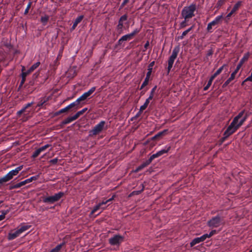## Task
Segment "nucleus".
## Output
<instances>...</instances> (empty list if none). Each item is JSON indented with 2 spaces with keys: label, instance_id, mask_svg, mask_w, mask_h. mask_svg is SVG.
<instances>
[{
  "label": "nucleus",
  "instance_id": "obj_35",
  "mask_svg": "<svg viewBox=\"0 0 252 252\" xmlns=\"http://www.w3.org/2000/svg\"><path fill=\"white\" fill-rule=\"evenodd\" d=\"M87 108H84L82 110L77 112L75 115V117L77 119L81 115H83L87 110Z\"/></svg>",
  "mask_w": 252,
  "mask_h": 252
},
{
  "label": "nucleus",
  "instance_id": "obj_60",
  "mask_svg": "<svg viewBox=\"0 0 252 252\" xmlns=\"http://www.w3.org/2000/svg\"><path fill=\"white\" fill-rule=\"evenodd\" d=\"M217 233V231L216 230H212L210 233L209 234V237H210V238L211 237H212V236H213L214 234H216Z\"/></svg>",
  "mask_w": 252,
  "mask_h": 252
},
{
  "label": "nucleus",
  "instance_id": "obj_48",
  "mask_svg": "<svg viewBox=\"0 0 252 252\" xmlns=\"http://www.w3.org/2000/svg\"><path fill=\"white\" fill-rule=\"evenodd\" d=\"M50 146H51V145L46 144V145L39 148V149L40 150V152H42L44 151L46 149L50 147Z\"/></svg>",
  "mask_w": 252,
  "mask_h": 252
},
{
  "label": "nucleus",
  "instance_id": "obj_23",
  "mask_svg": "<svg viewBox=\"0 0 252 252\" xmlns=\"http://www.w3.org/2000/svg\"><path fill=\"white\" fill-rule=\"evenodd\" d=\"M235 76L236 74L232 72L231 74L230 77L222 85V88H225V87H226L228 85V84L235 79Z\"/></svg>",
  "mask_w": 252,
  "mask_h": 252
},
{
  "label": "nucleus",
  "instance_id": "obj_19",
  "mask_svg": "<svg viewBox=\"0 0 252 252\" xmlns=\"http://www.w3.org/2000/svg\"><path fill=\"white\" fill-rule=\"evenodd\" d=\"M104 205V204H102V202L97 204L96 206H95L93 210H92L90 215H94L97 210H98L100 209H101L102 210H104L105 209V207H102V206Z\"/></svg>",
  "mask_w": 252,
  "mask_h": 252
},
{
  "label": "nucleus",
  "instance_id": "obj_15",
  "mask_svg": "<svg viewBox=\"0 0 252 252\" xmlns=\"http://www.w3.org/2000/svg\"><path fill=\"white\" fill-rule=\"evenodd\" d=\"M150 70V69H148V72L146 74V78L140 87V90L143 89L146 86H147L148 84L150 77L151 73L152 72Z\"/></svg>",
  "mask_w": 252,
  "mask_h": 252
},
{
  "label": "nucleus",
  "instance_id": "obj_26",
  "mask_svg": "<svg viewBox=\"0 0 252 252\" xmlns=\"http://www.w3.org/2000/svg\"><path fill=\"white\" fill-rule=\"evenodd\" d=\"M217 23L214 21H212V22H210L207 27V30L209 32H212L213 31H212V28L213 27L217 26Z\"/></svg>",
  "mask_w": 252,
  "mask_h": 252
},
{
  "label": "nucleus",
  "instance_id": "obj_25",
  "mask_svg": "<svg viewBox=\"0 0 252 252\" xmlns=\"http://www.w3.org/2000/svg\"><path fill=\"white\" fill-rule=\"evenodd\" d=\"M228 67L227 64H224L223 65H222L220 67L216 72L213 74L214 76H215L216 77L219 75L224 69H225L226 70H227V67Z\"/></svg>",
  "mask_w": 252,
  "mask_h": 252
},
{
  "label": "nucleus",
  "instance_id": "obj_54",
  "mask_svg": "<svg viewBox=\"0 0 252 252\" xmlns=\"http://www.w3.org/2000/svg\"><path fill=\"white\" fill-rule=\"evenodd\" d=\"M47 101V100H44V101L40 100L37 104V107H41L43 105V104Z\"/></svg>",
  "mask_w": 252,
  "mask_h": 252
},
{
  "label": "nucleus",
  "instance_id": "obj_40",
  "mask_svg": "<svg viewBox=\"0 0 252 252\" xmlns=\"http://www.w3.org/2000/svg\"><path fill=\"white\" fill-rule=\"evenodd\" d=\"M22 186H23V185H22L21 182H20V183H19L18 184L10 186L9 187V189H18V188L21 187Z\"/></svg>",
  "mask_w": 252,
  "mask_h": 252
},
{
  "label": "nucleus",
  "instance_id": "obj_52",
  "mask_svg": "<svg viewBox=\"0 0 252 252\" xmlns=\"http://www.w3.org/2000/svg\"><path fill=\"white\" fill-rule=\"evenodd\" d=\"M129 2V0H124L123 2L120 5L119 9H122L128 2Z\"/></svg>",
  "mask_w": 252,
  "mask_h": 252
},
{
  "label": "nucleus",
  "instance_id": "obj_4",
  "mask_svg": "<svg viewBox=\"0 0 252 252\" xmlns=\"http://www.w3.org/2000/svg\"><path fill=\"white\" fill-rule=\"evenodd\" d=\"M64 195V192L60 191L53 195L44 197L43 202L45 203L52 204L59 201Z\"/></svg>",
  "mask_w": 252,
  "mask_h": 252
},
{
  "label": "nucleus",
  "instance_id": "obj_21",
  "mask_svg": "<svg viewBox=\"0 0 252 252\" xmlns=\"http://www.w3.org/2000/svg\"><path fill=\"white\" fill-rule=\"evenodd\" d=\"M84 16L83 15H80L78 16L74 22L73 25L71 28V31H73L75 29L77 25L81 22V21L83 20Z\"/></svg>",
  "mask_w": 252,
  "mask_h": 252
},
{
  "label": "nucleus",
  "instance_id": "obj_29",
  "mask_svg": "<svg viewBox=\"0 0 252 252\" xmlns=\"http://www.w3.org/2000/svg\"><path fill=\"white\" fill-rule=\"evenodd\" d=\"M49 19V16L47 15H45L42 16L40 18V22L42 23L43 26H45Z\"/></svg>",
  "mask_w": 252,
  "mask_h": 252
},
{
  "label": "nucleus",
  "instance_id": "obj_36",
  "mask_svg": "<svg viewBox=\"0 0 252 252\" xmlns=\"http://www.w3.org/2000/svg\"><path fill=\"white\" fill-rule=\"evenodd\" d=\"M68 110H69L68 108L67 107V106H66L65 107H64L63 109H61L60 110H59L58 111L56 112L55 113V115H56V116L59 115L61 114L66 112Z\"/></svg>",
  "mask_w": 252,
  "mask_h": 252
},
{
  "label": "nucleus",
  "instance_id": "obj_39",
  "mask_svg": "<svg viewBox=\"0 0 252 252\" xmlns=\"http://www.w3.org/2000/svg\"><path fill=\"white\" fill-rule=\"evenodd\" d=\"M10 179L7 176V175L6 174L3 177L0 178V184H2L4 183H6L8 181H9Z\"/></svg>",
  "mask_w": 252,
  "mask_h": 252
},
{
  "label": "nucleus",
  "instance_id": "obj_13",
  "mask_svg": "<svg viewBox=\"0 0 252 252\" xmlns=\"http://www.w3.org/2000/svg\"><path fill=\"white\" fill-rule=\"evenodd\" d=\"M81 103V102L79 100L78 98H77L75 101L70 103L67 106L69 110L72 109L73 110L76 111L82 106L81 105H80Z\"/></svg>",
  "mask_w": 252,
  "mask_h": 252
},
{
  "label": "nucleus",
  "instance_id": "obj_9",
  "mask_svg": "<svg viewBox=\"0 0 252 252\" xmlns=\"http://www.w3.org/2000/svg\"><path fill=\"white\" fill-rule=\"evenodd\" d=\"M127 18L128 16L127 14L123 15L120 18L118 21V24L116 27L119 34H121L123 33L124 22L127 20Z\"/></svg>",
  "mask_w": 252,
  "mask_h": 252
},
{
  "label": "nucleus",
  "instance_id": "obj_18",
  "mask_svg": "<svg viewBox=\"0 0 252 252\" xmlns=\"http://www.w3.org/2000/svg\"><path fill=\"white\" fill-rule=\"evenodd\" d=\"M76 119H77L75 117L74 115L71 117H69L62 121L60 126L61 127H63V126L68 124Z\"/></svg>",
  "mask_w": 252,
  "mask_h": 252
},
{
  "label": "nucleus",
  "instance_id": "obj_37",
  "mask_svg": "<svg viewBox=\"0 0 252 252\" xmlns=\"http://www.w3.org/2000/svg\"><path fill=\"white\" fill-rule=\"evenodd\" d=\"M140 31V29H135L131 33H128V34L130 35V36L132 39L133 37L136 35L137 33H138Z\"/></svg>",
  "mask_w": 252,
  "mask_h": 252
},
{
  "label": "nucleus",
  "instance_id": "obj_3",
  "mask_svg": "<svg viewBox=\"0 0 252 252\" xmlns=\"http://www.w3.org/2000/svg\"><path fill=\"white\" fill-rule=\"evenodd\" d=\"M106 122L101 121L98 124L96 125L94 128L90 130L89 132V136L90 137H94L101 133L104 129H107V126H105Z\"/></svg>",
  "mask_w": 252,
  "mask_h": 252
},
{
  "label": "nucleus",
  "instance_id": "obj_34",
  "mask_svg": "<svg viewBox=\"0 0 252 252\" xmlns=\"http://www.w3.org/2000/svg\"><path fill=\"white\" fill-rule=\"evenodd\" d=\"M242 2L241 1H238L233 6L232 9L231 11L233 13H235L236 11L238 10L240 6L241 5Z\"/></svg>",
  "mask_w": 252,
  "mask_h": 252
},
{
  "label": "nucleus",
  "instance_id": "obj_20",
  "mask_svg": "<svg viewBox=\"0 0 252 252\" xmlns=\"http://www.w3.org/2000/svg\"><path fill=\"white\" fill-rule=\"evenodd\" d=\"M170 149L171 146L166 145V146H165L164 149L158 151L156 153L157 154L158 157H159L163 155V154L167 153Z\"/></svg>",
  "mask_w": 252,
  "mask_h": 252
},
{
  "label": "nucleus",
  "instance_id": "obj_55",
  "mask_svg": "<svg viewBox=\"0 0 252 252\" xmlns=\"http://www.w3.org/2000/svg\"><path fill=\"white\" fill-rule=\"evenodd\" d=\"M155 64V62L154 61H153L152 62H151L148 65V69H150V70L152 72V70H153V66Z\"/></svg>",
  "mask_w": 252,
  "mask_h": 252
},
{
  "label": "nucleus",
  "instance_id": "obj_59",
  "mask_svg": "<svg viewBox=\"0 0 252 252\" xmlns=\"http://www.w3.org/2000/svg\"><path fill=\"white\" fill-rule=\"evenodd\" d=\"M217 233V231L216 230H212L210 233L209 234V237H210V238L211 237H212V236H213L214 234H216Z\"/></svg>",
  "mask_w": 252,
  "mask_h": 252
},
{
  "label": "nucleus",
  "instance_id": "obj_63",
  "mask_svg": "<svg viewBox=\"0 0 252 252\" xmlns=\"http://www.w3.org/2000/svg\"><path fill=\"white\" fill-rule=\"evenodd\" d=\"M149 42L148 41H147L146 42V43L145 44V45H144V48H145V49H144V50H143V52L146 51V50L147 49V48H148V47H149Z\"/></svg>",
  "mask_w": 252,
  "mask_h": 252
},
{
  "label": "nucleus",
  "instance_id": "obj_38",
  "mask_svg": "<svg viewBox=\"0 0 252 252\" xmlns=\"http://www.w3.org/2000/svg\"><path fill=\"white\" fill-rule=\"evenodd\" d=\"M223 15H221L217 16L214 20L217 23L218 25H219L221 23Z\"/></svg>",
  "mask_w": 252,
  "mask_h": 252
},
{
  "label": "nucleus",
  "instance_id": "obj_50",
  "mask_svg": "<svg viewBox=\"0 0 252 252\" xmlns=\"http://www.w3.org/2000/svg\"><path fill=\"white\" fill-rule=\"evenodd\" d=\"M115 196L114 195L112 196L111 198H109V199L106 200V201H102V204H104V205L106 204L107 203L112 201L113 200H114V197Z\"/></svg>",
  "mask_w": 252,
  "mask_h": 252
},
{
  "label": "nucleus",
  "instance_id": "obj_64",
  "mask_svg": "<svg viewBox=\"0 0 252 252\" xmlns=\"http://www.w3.org/2000/svg\"><path fill=\"white\" fill-rule=\"evenodd\" d=\"M26 77H25L22 76V80L20 82L21 86H23V84L25 83V82L26 81Z\"/></svg>",
  "mask_w": 252,
  "mask_h": 252
},
{
  "label": "nucleus",
  "instance_id": "obj_11",
  "mask_svg": "<svg viewBox=\"0 0 252 252\" xmlns=\"http://www.w3.org/2000/svg\"><path fill=\"white\" fill-rule=\"evenodd\" d=\"M132 39L131 37L130 36V35L128 34H125L123 36H122L118 41L116 46H123V47L124 46V43L126 41H129L130 40Z\"/></svg>",
  "mask_w": 252,
  "mask_h": 252
},
{
  "label": "nucleus",
  "instance_id": "obj_43",
  "mask_svg": "<svg viewBox=\"0 0 252 252\" xmlns=\"http://www.w3.org/2000/svg\"><path fill=\"white\" fill-rule=\"evenodd\" d=\"M242 64H243V61H240V63H238L236 68H235V70L233 72V73H234L235 74H236L237 73V72H238V71L239 70V69H240Z\"/></svg>",
  "mask_w": 252,
  "mask_h": 252
},
{
  "label": "nucleus",
  "instance_id": "obj_6",
  "mask_svg": "<svg viewBox=\"0 0 252 252\" xmlns=\"http://www.w3.org/2000/svg\"><path fill=\"white\" fill-rule=\"evenodd\" d=\"M222 219L219 215L213 217L207 222V225L212 228H216L220 226L222 222Z\"/></svg>",
  "mask_w": 252,
  "mask_h": 252
},
{
  "label": "nucleus",
  "instance_id": "obj_56",
  "mask_svg": "<svg viewBox=\"0 0 252 252\" xmlns=\"http://www.w3.org/2000/svg\"><path fill=\"white\" fill-rule=\"evenodd\" d=\"M147 107V106L145 105V104L142 105L140 108L139 113H141L145 109H146Z\"/></svg>",
  "mask_w": 252,
  "mask_h": 252
},
{
  "label": "nucleus",
  "instance_id": "obj_12",
  "mask_svg": "<svg viewBox=\"0 0 252 252\" xmlns=\"http://www.w3.org/2000/svg\"><path fill=\"white\" fill-rule=\"evenodd\" d=\"M81 103V102L79 100L78 98H77L75 101L70 103L67 106L69 110L72 109L73 110L76 111L82 106L81 105H80Z\"/></svg>",
  "mask_w": 252,
  "mask_h": 252
},
{
  "label": "nucleus",
  "instance_id": "obj_47",
  "mask_svg": "<svg viewBox=\"0 0 252 252\" xmlns=\"http://www.w3.org/2000/svg\"><path fill=\"white\" fill-rule=\"evenodd\" d=\"M8 212V210L2 211V214L0 215V221L3 220L5 218V216Z\"/></svg>",
  "mask_w": 252,
  "mask_h": 252
},
{
  "label": "nucleus",
  "instance_id": "obj_46",
  "mask_svg": "<svg viewBox=\"0 0 252 252\" xmlns=\"http://www.w3.org/2000/svg\"><path fill=\"white\" fill-rule=\"evenodd\" d=\"M157 88V86H155L152 89V90L151 91V92H150V95H149V97H151L152 99L154 97V94L155 93V91L156 90Z\"/></svg>",
  "mask_w": 252,
  "mask_h": 252
},
{
  "label": "nucleus",
  "instance_id": "obj_1",
  "mask_svg": "<svg viewBox=\"0 0 252 252\" xmlns=\"http://www.w3.org/2000/svg\"><path fill=\"white\" fill-rule=\"evenodd\" d=\"M196 9V5L195 3L185 6L181 11V16L184 19L189 20L195 16L194 12Z\"/></svg>",
  "mask_w": 252,
  "mask_h": 252
},
{
  "label": "nucleus",
  "instance_id": "obj_32",
  "mask_svg": "<svg viewBox=\"0 0 252 252\" xmlns=\"http://www.w3.org/2000/svg\"><path fill=\"white\" fill-rule=\"evenodd\" d=\"M31 227V226L30 225H24L21 226V227L20 228H19L18 230H19L20 233L21 234L23 232H24V231L28 230L29 228H30Z\"/></svg>",
  "mask_w": 252,
  "mask_h": 252
},
{
  "label": "nucleus",
  "instance_id": "obj_30",
  "mask_svg": "<svg viewBox=\"0 0 252 252\" xmlns=\"http://www.w3.org/2000/svg\"><path fill=\"white\" fill-rule=\"evenodd\" d=\"M141 186L142 188H141V189L140 190L133 191L129 194V196H132V195H138V194H140L144 189V187L143 185H142V184L141 185Z\"/></svg>",
  "mask_w": 252,
  "mask_h": 252
},
{
  "label": "nucleus",
  "instance_id": "obj_16",
  "mask_svg": "<svg viewBox=\"0 0 252 252\" xmlns=\"http://www.w3.org/2000/svg\"><path fill=\"white\" fill-rule=\"evenodd\" d=\"M168 132V129H164L162 131L158 132L152 138L153 140H157L160 139L162 137L165 135Z\"/></svg>",
  "mask_w": 252,
  "mask_h": 252
},
{
  "label": "nucleus",
  "instance_id": "obj_17",
  "mask_svg": "<svg viewBox=\"0 0 252 252\" xmlns=\"http://www.w3.org/2000/svg\"><path fill=\"white\" fill-rule=\"evenodd\" d=\"M21 233L19 231V230L17 229L14 232H9L7 236V239L8 240H12L18 237Z\"/></svg>",
  "mask_w": 252,
  "mask_h": 252
},
{
  "label": "nucleus",
  "instance_id": "obj_61",
  "mask_svg": "<svg viewBox=\"0 0 252 252\" xmlns=\"http://www.w3.org/2000/svg\"><path fill=\"white\" fill-rule=\"evenodd\" d=\"M152 99V98L151 97L149 96V97L146 100L144 104H145V105H147L148 106V105H149V104L150 103V101Z\"/></svg>",
  "mask_w": 252,
  "mask_h": 252
},
{
  "label": "nucleus",
  "instance_id": "obj_41",
  "mask_svg": "<svg viewBox=\"0 0 252 252\" xmlns=\"http://www.w3.org/2000/svg\"><path fill=\"white\" fill-rule=\"evenodd\" d=\"M40 64V63L39 62H38L33 64L31 67H30L29 69L32 72L39 66Z\"/></svg>",
  "mask_w": 252,
  "mask_h": 252
},
{
  "label": "nucleus",
  "instance_id": "obj_22",
  "mask_svg": "<svg viewBox=\"0 0 252 252\" xmlns=\"http://www.w3.org/2000/svg\"><path fill=\"white\" fill-rule=\"evenodd\" d=\"M38 178H39V175L32 176L27 179L23 181H22L21 183H22L23 186H24L27 184H28V183H30L32 182L33 181H35V180H37L38 179Z\"/></svg>",
  "mask_w": 252,
  "mask_h": 252
},
{
  "label": "nucleus",
  "instance_id": "obj_58",
  "mask_svg": "<svg viewBox=\"0 0 252 252\" xmlns=\"http://www.w3.org/2000/svg\"><path fill=\"white\" fill-rule=\"evenodd\" d=\"M201 237L203 241L205 240L207 238H210V237H209V234H205L202 235L201 236Z\"/></svg>",
  "mask_w": 252,
  "mask_h": 252
},
{
  "label": "nucleus",
  "instance_id": "obj_42",
  "mask_svg": "<svg viewBox=\"0 0 252 252\" xmlns=\"http://www.w3.org/2000/svg\"><path fill=\"white\" fill-rule=\"evenodd\" d=\"M189 20H186V19H184V21H183L180 24V29H184L185 28L186 26H187L188 25V24H187V22L189 21Z\"/></svg>",
  "mask_w": 252,
  "mask_h": 252
},
{
  "label": "nucleus",
  "instance_id": "obj_62",
  "mask_svg": "<svg viewBox=\"0 0 252 252\" xmlns=\"http://www.w3.org/2000/svg\"><path fill=\"white\" fill-rule=\"evenodd\" d=\"M34 103L33 102H30V103H27L26 105H25L24 106L25 107V108H26V109H28L29 107H30L31 106H32V105Z\"/></svg>",
  "mask_w": 252,
  "mask_h": 252
},
{
  "label": "nucleus",
  "instance_id": "obj_2",
  "mask_svg": "<svg viewBox=\"0 0 252 252\" xmlns=\"http://www.w3.org/2000/svg\"><path fill=\"white\" fill-rule=\"evenodd\" d=\"M245 110H243L241 111L236 117H235L231 123L235 122L233 127L237 130L241 126L243 125L244 123L247 119L249 115L246 113L244 116H243L245 113Z\"/></svg>",
  "mask_w": 252,
  "mask_h": 252
},
{
  "label": "nucleus",
  "instance_id": "obj_44",
  "mask_svg": "<svg viewBox=\"0 0 252 252\" xmlns=\"http://www.w3.org/2000/svg\"><path fill=\"white\" fill-rule=\"evenodd\" d=\"M41 152H40V150L39 149V148L38 149H37L36 150H35L32 156V158H36V157H37L41 153Z\"/></svg>",
  "mask_w": 252,
  "mask_h": 252
},
{
  "label": "nucleus",
  "instance_id": "obj_8",
  "mask_svg": "<svg viewBox=\"0 0 252 252\" xmlns=\"http://www.w3.org/2000/svg\"><path fill=\"white\" fill-rule=\"evenodd\" d=\"M235 123V121H234L233 123H231L230 125L224 131L223 133V137H222L220 139L222 143L230 135L234 133L236 131L233 127Z\"/></svg>",
  "mask_w": 252,
  "mask_h": 252
},
{
  "label": "nucleus",
  "instance_id": "obj_33",
  "mask_svg": "<svg viewBox=\"0 0 252 252\" xmlns=\"http://www.w3.org/2000/svg\"><path fill=\"white\" fill-rule=\"evenodd\" d=\"M32 72V71L30 69H28L27 70H25V67L23 66L22 67V69L21 76L26 77L27 75H28Z\"/></svg>",
  "mask_w": 252,
  "mask_h": 252
},
{
  "label": "nucleus",
  "instance_id": "obj_51",
  "mask_svg": "<svg viewBox=\"0 0 252 252\" xmlns=\"http://www.w3.org/2000/svg\"><path fill=\"white\" fill-rule=\"evenodd\" d=\"M247 81L252 82V71L250 76L247 77L242 83V85H243L244 83Z\"/></svg>",
  "mask_w": 252,
  "mask_h": 252
},
{
  "label": "nucleus",
  "instance_id": "obj_14",
  "mask_svg": "<svg viewBox=\"0 0 252 252\" xmlns=\"http://www.w3.org/2000/svg\"><path fill=\"white\" fill-rule=\"evenodd\" d=\"M23 168V166H19L16 168L14 170H12L10 171H9L6 175L9 178L10 180L12 179L13 177V176L17 175L19 172L22 170Z\"/></svg>",
  "mask_w": 252,
  "mask_h": 252
},
{
  "label": "nucleus",
  "instance_id": "obj_28",
  "mask_svg": "<svg viewBox=\"0 0 252 252\" xmlns=\"http://www.w3.org/2000/svg\"><path fill=\"white\" fill-rule=\"evenodd\" d=\"M215 78H216V77H215V76H214V75H212L210 77V79H209V81H208V83H207V85H206V86L204 88V89H203L204 91H207V90H208V89L210 88V86H211V85H212V83L213 81L214 80V79Z\"/></svg>",
  "mask_w": 252,
  "mask_h": 252
},
{
  "label": "nucleus",
  "instance_id": "obj_10",
  "mask_svg": "<svg viewBox=\"0 0 252 252\" xmlns=\"http://www.w3.org/2000/svg\"><path fill=\"white\" fill-rule=\"evenodd\" d=\"M96 88L95 87H92L88 92L83 94L79 98V100L82 102V101L86 100L93 94L95 91Z\"/></svg>",
  "mask_w": 252,
  "mask_h": 252
},
{
  "label": "nucleus",
  "instance_id": "obj_5",
  "mask_svg": "<svg viewBox=\"0 0 252 252\" xmlns=\"http://www.w3.org/2000/svg\"><path fill=\"white\" fill-rule=\"evenodd\" d=\"M180 51V46H175L172 52L171 55L170 56L168 61V67H167V70L168 72H169L171 70L173 64L174 63V62L175 61V60L176 59L178 54Z\"/></svg>",
  "mask_w": 252,
  "mask_h": 252
},
{
  "label": "nucleus",
  "instance_id": "obj_49",
  "mask_svg": "<svg viewBox=\"0 0 252 252\" xmlns=\"http://www.w3.org/2000/svg\"><path fill=\"white\" fill-rule=\"evenodd\" d=\"M158 158V155L157 153L154 154L152 155L148 159L149 160V161L152 162V161L156 158Z\"/></svg>",
  "mask_w": 252,
  "mask_h": 252
},
{
  "label": "nucleus",
  "instance_id": "obj_57",
  "mask_svg": "<svg viewBox=\"0 0 252 252\" xmlns=\"http://www.w3.org/2000/svg\"><path fill=\"white\" fill-rule=\"evenodd\" d=\"M201 237L203 241L205 240L207 238H210V237H209V234H205L202 235L201 236Z\"/></svg>",
  "mask_w": 252,
  "mask_h": 252
},
{
  "label": "nucleus",
  "instance_id": "obj_53",
  "mask_svg": "<svg viewBox=\"0 0 252 252\" xmlns=\"http://www.w3.org/2000/svg\"><path fill=\"white\" fill-rule=\"evenodd\" d=\"M58 159L57 158H55L52 159H51L50 160L49 162L51 164H56L58 162Z\"/></svg>",
  "mask_w": 252,
  "mask_h": 252
},
{
  "label": "nucleus",
  "instance_id": "obj_31",
  "mask_svg": "<svg viewBox=\"0 0 252 252\" xmlns=\"http://www.w3.org/2000/svg\"><path fill=\"white\" fill-rule=\"evenodd\" d=\"M226 0H219L215 6V8L219 10L221 6H222L226 2Z\"/></svg>",
  "mask_w": 252,
  "mask_h": 252
},
{
  "label": "nucleus",
  "instance_id": "obj_24",
  "mask_svg": "<svg viewBox=\"0 0 252 252\" xmlns=\"http://www.w3.org/2000/svg\"><path fill=\"white\" fill-rule=\"evenodd\" d=\"M151 162L149 161V159L146 160L145 161L143 162L140 165L137 167L136 171H139L141 170L144 167L149 165Z\"/></svg>",
  "mask_w": 252,
  "mask_h": 252
},
{
  "label": "nucleus",
  "instance_id": "obj_27",
  "mask_svg": "<svg viewBox=\"0 0 252 252\" xmlns=\"http://www.w3.org/2000/svg\"><path fill=\"white\" fill-rule=\"evenodd\" d=\"M203 242V240L201 237H197L193 239L190 243V247H193L197 244H199V243Z\"/></svg>",
  "mask_w": 252,
  "mask_h": 252
},
{
  "label": "nucleus",
  "instance_id": "obj_45",
  "mask_svg": "<svg viewBox=\"0 0 252 252\" xmlns=\"http://www.w3.org/2000/svg\"><path fill=\"white\" fill-rule=\"evenodd\" d=\"M32 4V2L31 1H30L28 3V4L27 6V7L25 10V12H24L25 15H27L29 13V9H30V8L31 7Z\"/></svg>",
  "mask_w": 252,
  "mask_h": 252
},
{
  "label": "nucleus",
  "instance_id": "obj_7",
  "mask_svg": "<svg viewBox=\"0 0 252 252\" xmlns=\"http://www.w3.org/2000/svg\"><path fill=\"white\" fill-rule=\"evenodd\" d=\"M124 237L120 235L117 234L110 238L108 241L109 243L112 246H119L123 242Z\"/></svg>",
  "mask_w": 252,
  "mask_h": 252
}]
</instances>
